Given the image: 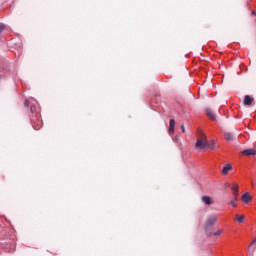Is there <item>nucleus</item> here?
Returning a JSON list of instances; mask_svg holds the SVG:
<instances>
[{
  "label": "nucleus",
  "instance_id": "nucleus-9",
  "mask_svg": "<svg viewBox=\"0 0 256 256\" xmlns=\"http://www.w3.org/2000/svg\"><path fill=\"white\" fill-rule=\"evenodd\" d=\"M243 155L251 156V155H256V150L255 149H247L242 151Z\"/></svg>",
  "mask_w": 256,
  "mask_h": 256
},
{
  "label": "nucleus",
  "instance_id": "nucleus-14",
  "mask_svg": "<svg viewBox=\"0 0 256 256\" xmlns=\"http://www.w3.org/2000/svg\"><path fill=\"white\" fill-rule=\"evenodd\" d=\"M208 149H215V141L212 140V141H208Z\"/></svg>",
  "mask_w": 256,
  "mask_h": 256
},
{
  "label": "nucleus",
  "instance_id": "nucleus-7",
  "mask_svg": "<svg viewBox=\"0 0 256 256\" xmlns=\"http://www.w3.org/2000/svg\"><path fill=\"white\" fill-rule=\"evenodd\" d=\"M231 169H233V167L231 166V164H226V165L222 168V175H227V173H229V171H231Z\"/></svg>",
  "mask_w": 256,
  "mask_h": 256
},
{
  "label": "nucleus",
  "instance_id": "nucleus-15",
  "mask_svg": "<svg viewBox=\"0 0 256 256\" xmlns=\"http://www.w3.org/2000/svg\"><path fill=\"white\" fill-rule=\"evenodd\" d=\"M170 127L175 128V120L174 119H170Z\"/></svg>",
  "mask_w": 256,
  "mask_h": 256
},
{
  "label": "nucleus",
  "instance_id": "nucleus-18",
  "mask_svg": "<svg viewBox=\"0 0 256 256\" xmlns=\"http://www.w3.org/2000/svg\"><path fill=\"white\" fill-rule=\"evenodd\" d=\"M169 133H175V128H171V127H169Z\"/></svg>",
  "mask_w": 256,
  "mask_h": 256
},
{
  "label": "nucleus",
  "instance_id": "nucleus-3",
  "mask_svg": "<svg viewBox=\"0 0 256 256\" xmlns=\"http://www.w3.org/2000/svg\"><path fill=\"white\" fill-rule=\"evenodd\" d=\"M255 243H256V238L250 243L247 249L248 256H255V251H256Z\"/></svg>",
  "mask_w": 256,
  "mask_h": 256
},
{
  "label": "nucleus",
  "instance_id": "nucleus-16",
  "mask_svg": "<svg viewBox=\"0 0 256 256\" xmlns=\"http://www.w3.org/2000/svg\"><path fill=\"white\" fill-rule=\"evenodd\" d=\"M235 199L234 200H231L230 202H229V205H231L232 207H237V204L235 203Z\"/></svg>",
  "mask_w": 256,
  "mask_h": 256
},
{
  "label": "nucleus",
  "instance_id": "nucleus-20",
  "mask_svg": "<svg viewBox=\"0 0 256 256\" xmlns=\"http://www.w3.org/2000/svg\"><path fill=\"white\" fill-rule=\"evenodd\" d=\"M24 105H25V107H29V100H26V101L24 102Z\"/></svg>",
  "mask_w": 256,
  "mask_h": 256
},
{
  "label": "nucleus",
  "instance_id": "nucleus-13",
  "mask_svg": "<svg viewBox=\"0 0 256 256\" xmlns=\"http://www.w3.org/2000/svg\"><path fill=\"white\" fill-rule=\"evenodd\" d=\"M236 221L241 224L245 221V217L243 215H241V216L237 215Z\"/></svg>",
  "mask_w": 256,
  "mask_h": 256
},
{
  "label": "nucleus",
  "instance_id": "nucleus-11",
  "mask_svg": "<svg viewBox=\"0 0 256 256\" xmlns=\"http://www.w3.org/2000/svg\"><path fill=\"white\" fill-rule=\"evenodd\" d=\"M206 113H207L208 117L212 119V121H215V113H213V110L207 108Z\"/></svg>",
  "mask_w": 256,
  "mask_h": 256
},
{
  "label": "nucleus",
  "instance_id": "nucleus-2",
  "mask_svg": "<svg viewBox=\"0 0 256 256\" xmlns=\"http://www.w3.org/2000/svg\"><path fill=\"white\" fill-rule=\"evenodd\" d=\"M39 117V114H36V122L35 119H32V127L36 131H39L43 127V121Z\"/></svg>",
  "mask_w": 256,
  "mask_h": 256
},
{
  "label": "nucleus",
  "instance_id": "nucleus-5",
  "mask_svg": "<svg viewBox=\"0 0 256 256\" xmlns=\"http://www.w3.org/2000/svg\"><path fill=\"white\" fill-rule=\"evenodd\" d=\"M232 189V193L234 195V201H237V197H239V185H237L236 183H234L231 186Z\"/></svg>",
  "mask_w": 256,
  "mask_h": 256
},
{
  "label": "nucleus",
  "instance_id": "nucleus-21",
  "mask_svg": "<svg viewBox=\"0 0 256 256\" xmlns=\"http://www.w3.org/2000/svg\"><path fill=\"white\" fill-rule=\"evenodd\" d=\"M181 130H182V133H185V126L184 125H181Z\"/></svg>",
  "mask_w": 256,
  "mask_h": 256
},
{
  "label": "nucleus",
  "instance_id": "nucleus-17",
  "mask_svg": "<svg viewBox=\"0 0 256 256\" xmlns=\"http://www.w3.org/2000/svg\"><path fill=\"white\" fill-rule=\"evenodd\" d=\"M221 233H223V230H222V229L216 231V232L214 233V235H215V236H219V235H221Z\"/></svg>",
  "mask_w": 256,
  "mask_h": 256
},
{
  "label": "nucleus",
  "instance_id": "nucleus-12",
  "mask_svg": "<svg viewBox=\"0 0 256 256\" xmlns=\"http://www.w3.org/2000/svg\"><path fill=\"white\" fill-rule=\"evenodd\" d=\"M224 137H225L226 141H233V134H231L229 132H226L224 134Z\"/></svg>",
  "mask_w": 256,
  "mask_h": 256
},
{
  "label": "nucleus",
  "instance_id": "nucleus-19",
  "mask_svg": "<svg viewBox=\"0 0 256 256\" xmlns=\"http://www.w3.org/2000/svg\"><path fill=\"white\" fill-rule=\"evenodd\" d=\"M5 29V26L3 24H0V33Z\"/></svg>",
  "mask_w": 256,
  "mask_h": 256
},
{
  "label": "nucleus",
  "instance_id": "nucleus-8",
  "mask_svg": "<svg viewBox=\"0 0 256 256\" xmlns=\"http://www.w3.org/2000/svg\"><path fill=\"white\" fill-rule=\"evenodd\" d=\"M251 195H249L248 192H245L243 195H242V201L243 203H249V201H251Z\"/></svg>",
  "mask_w": 256,
  "mask_h": 256
},
{
  "label": "nucleus",
  "instance_id": "nucleus-6",
  "mask_svg": "<svg viewBox=\"0 0 256 256\" xmlns=\"http://www.w3.org/2000/svg\"><path fill=\"white\" fill-rule=\"evenodd\" d=\"M202 202H204L205 205H212L213 200L209 196H202Z\"/></svg>",
  "mask_w": 256,
  "mask_h": 256
},
{
  "label": "nucleus",
  "instance_id": "nucleus-4",
  "mask_svg": "<svg viewBox=\"0 0 256 256\" xmlns=\"http://www.w3.org/2000/svg\"><path fill=\"white\" fill-rule=\"evenodd\" d=\"M217 215H211L207 218V221H206V225L207 227H211L213 225H215V223H217Z\"/></svg>",
  "mask_w": 256,
  "mask_h": 256
},
{
  "label": "nucleus",
  "instance_id": "nucleus-1",
  "mask_svg": "<svg viewBox=\"0 0 256 256\" xmlns=\"http://www.w3.org/2000/svg\"><path fill=\"white\" fill-rule=\"evenodd\" d=\"M196 149L205 150L209 149V140H207V136L202 135L197 139L195 144Z\"/></svg>",
  "mask_w": 256,
  "mask_h": 256
},
{
  "label": "nucleus",
  "instance_id": "nucleus-22",
  "mask_svg": "<svg viewBox=\"0 0 256 256\" xmlns=\"http://www.w3.org/2000/svg\"><path fill=\"white\" fill-rule=\"evenodd\" d=\"M30 111H31V113H33V111H35V107L31 106Z\"/></svg>",
  "mask_w": 256,
  "mask_h": 256
},
{
  "label": "nucleus",
  "instance_id": "nucleus-10",
  "mask_svg": "<svg viewBox=\"0 0 256 256\" xmlns=\"http://www.w3.org/2000/svg\"><path fill=\"white\" fill-rule=\"evenodd\" d=\"M253 103V98L249 95H246L244 98V105H251Z\"/></svg>",
  "mask_w": 256,
  "mask_h": 256
}]
</instances>
